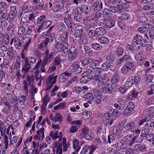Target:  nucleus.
Listing matches in <instances>:
<instances>
[{
    "instance_id": "32",
    "label": "nucleus",
    "mask_w": 154,
    "mask_h": 154,
    "mask_svg": "<svg viewBox=\"0 0 154 154\" xmlns=\"http://www.w3.org/2000/svg\"><path fill=\"white\" fill-rule=\"evenodd\" d=\"M115 21L111 19L106 20L105 21V25L106 27L108 28H111L115 25Z\"/></svg>"
},
{
    "instance_id": "27",
    "label": "nucleus",
    "mask_w": 154,
    "mask_h": 154,
    "mask_svg": "<svg viewBox=\"0 0 154 154\" xmlns=\"http://www.w3.org/2000/svg\"><path fill=\"white\" fill-rule=\"evenodd\" d=\"M63 8L64 5L62 3L61 5L57 4L54 5L51 9L54 12H60Z\"/></svg>"
},
{
    "instance_id": "41",
    "label": "nucleus",
    "mask_w": 154,
    "mask_h": 154,
    "mask_svg": "<svg viewBox=\"0 0 154 154\" xmlns=\"http://www.w3.org/2000/svg\"><path fill=\"white\" fill-rule=\"evenodd\" d=\"M50 99V98L49 97L48 95V94L45 95L42 99L43 103L41 107H42L43 108L45 107L46 106L47 104L49 101Z\"/></svg>"
},
{
    "instance_id": "57",
    "label": "nucleus",
    "mask_w": 154,
    "mask_h": 154,
    "mask_svg": "<svg viewBox=\"0 0 154 154\" xmlns=\"http://www.w3.org/2000/svg\"><path fill=\"white\" fill-rule=\"evenodd\" d=\"M119 79L118 75L117 74H115L112 78L111 82L114 84H116L118 82Z\"/></svg>"
},
{
    "instance_id": "14",
    "label": "nucleus",
    "mask_w": 154,
    "mask_h": 154,
    "mask_svg": "<svg viewBox=\"0 0 154 154\" xmlns=\"http://www.w3.org/2000/svg\"><path fill=\"white\" fill-rule=\"evenodd\" d=\"M115 58L114 54L111 53L108 54L106 57V62H107L108 63H109L110 66V69H112H112H113L115 68L114 67L113 68L112 67H113L112 63L115 60Z\"/></svg>"
},
{
    "instance_id": "2",
    "label": "nucleus",
    "mask_w": 154,
    "mask_h": 154,
    "mask_svg": "<svg viewBox=\"0 0 154 154\" xmlns=\"http://www.w3.org/2000/svg\"><path fill=\"white\" fill-rule=\"evenodd\" d=\"M82 135L87 140H91L94 137V133L89 131L88 128L86 127H84L81 130Z\"/></svg>"
},
{
    "instance_id": "58",
    "label": "nucleus",
    "mask_w": 154,
    "mask_h": 154,
    "mask_svg": "<svg viewBox=\"0 0 154 154\" xmlns=\"http://www.w3.org/2000/svg\"><path fill=\"white\" fill-rule=\"evenodd\" d=\"M74 9L72 8L69 7L66 9V13L68 15V17L70 18L71 15L74 12Z\"/></svg>"
},
{
    "instance_id": "43",
    "label": "nucleus",
    "mask_w": 154,
    "mask_h": 154,
    "mask_svg": "<svg viewBox=\"0 0 154 154\" xmlns=\"http://www.w3.org/2000/svg\"><path fill=\"white\" fill-rule=\"evenodd\" d=\"M133 83L134 81L133 78L132 77H130L127 79L125 83V86H126V87H128V88H129L132 86Z\"/></svg>"
},
{
    "instance_id": "15",
    "label": "nucleus",
    "mask_w": 154,
    "mask_h": 154,
    "mask_svg": "<svg viewBox=\"0 0 154 154\" xmlns=\"http://www.w3.org/2000/svg\"><path fill=\"white\" fill-rule=\"evenodd\" d=\"M136 126L134 122H130L125 125L123 128L127 131H129L131 132H134L135 129L136 128Z\"/></svg>"
},
{
    "instance_id": "4",
    "label": "nucleus",
    "mask_w": 154,
    "mask_h": 154,
    "mask_svg": "<svg viewBox=\"0 0 154 154\" xmlns=\"http://www.w3.org/2000/svg\"><path fill=\"white\" fill-rule=\"evenodd\" d=\"M96 148L95 146L91 145L90 146L87 145H85L82 148L80 154H85L89 150H90L89 153L88 154H93Z\"/></svg>"
},
{
    "instance_id": "13",
    "label": "nucleus",
    "mask_w": 154,
    "mask_h": 154,
    "mask_svg": "<svg viewBox=\"0 0 154 154\" xmlns=\"http://www.w3.org/2000/svg\"><path fill=\"white\" fill-rule=\"evenodd\" d=\"M134 107L132 103L129 104L125 108L122 112V115L126 116L131 114L132 112Z\"/></svg>"
},
{
    "instance_id": "1",
    "label": "nucleus",
    "mask_w": 154,
    "mask_h": 154,
    "mask_svg": "<svg viewBox=\"0 0 154 154\" xmlns=\"http://www.w3.org/2000/svg\"><path fill=\"white\" fill-rule=\"evenodd\" d=\"M54 41L55 43L53 45L55 48H68V45L66 42L62 43L54 40V39H48V38H45L38 45L39 48H45L48 42L51 44H53Z\"/></svg>"
},
{
    "instance_id": "56",
    "label": "nucleus",
    "mask_w": 154,
    "mask_h": 154,
    "mask_svg": "<svg viewBox=\"0 0 154 154\" xmlns=\"http://www.w3.org/2000/svg\"><path fill=\"white\" fill-rule=\"evenodd\" d=\"M102 15V14L101 12H98L94 13L92 15L93 17L92 19L94 20H97V19H99L101 17Z\"/></svg>"
},
{
    "instance_id": "35",
    "label": "nucleus",
    "mask_w": 154,
    "mask_h": 154,
    "mask_svg": "<svg viewBox=\"0 0 154 154\" xmlns=\"http://www.w3.org/2000/svg\"><path fill=\"white\" fill-rule=\"evenodd\" d=\"M126 22L121 19L119 17L118 19V23L120 28L122 29H126Z\"/></svg>"
},
{
    "instance_id": "47",
    "label": "nucleus",
    "mask_w": 154,
    "mask_h": 154,
    "mask_svg": "<svg viewBox=\"0 0 154 154\" xmlns=\"http://www.w3.org/2000/svg\"><path fill=\"white\" fill-rule=\"evenodd\" d=\"M56 53L52 52L49 55H48L44 59L43 61H46L47 63L48 62H50L52 60L53 57L55 55Z\"/></svg>"
},
{
    "instance_id": "29",
    "label": "nucleus",
    "mask_w": 154,
    "mask_h": 154,
    "mask_svg": "<svg viewBox=\"0 0 154 154\" xmlns=\"http://www.w3.org/2000/svg\"><path fill=\"white\" fill-rule=\"evenodd\" d=\"M9 18V15L7 13L6 10L3 8L0 10V19H4L8 20Z\"/></svg>"
},
{
    "instance_id": "9",
    "label": "nucleus",
    "mask_w": 154,
    "mask_h": 154,
    "mask_svg": "<svg viewBox=\"0 0 154 154\" xmlns=\"http://www.w3.org/2000/svg\"><path fill=\"white\" fill-rule=\"evenodd\" d=\"M45 137L44 128H42L37 130L36 134L34 137V138L35 140H43Z\"/></svg>"
},
{
    "instance_id": "52",
    "label": "nucleus",
    "mask_w": 154,
    "mask_h": 154,
    "mask_svg": "<svg viewBox=\"0 0 154 154\" xmlns=\"http://www.w3.org/2000/svg\"><path fill=\"white\" fill-rule=\"evenodd\" d=\"M121 129L118 126L115 127L113 129V133L115 135H119L121 134Z\"/></svg>"
},
{
    "instance_id": "24",
    "label": "nucleus",
    "mask_w": 154,
    "mask_h": 154,
    "mask_svg": "<svg viewBox=\"0 0 154 154\" xmlns=\"http://www.w3.org/2000/svg\"><path fill=\"white\" fill-rule=\"evenodd\" d=\"M102 92L105 94H111L112 92V88L109 84L105 85L102 88Z\"/></svg>"
},
{
    "instance_id": "48",
    "label": "nucleus",
    "mask_w": 154,
    "mask_h": 154,
    "mask_svg": "<svg viewBox=\"0 0 154 154\" xmlns=\"http://www.w3.org/2000/svg\"><path fill=\"white\" fill-rule=\"evenodd\" d=\"M93 59L91 58H84L81 60V62L82 63L84 66L88 64L91 63V62L93 61Z\"/></svg>"
},
{
    "instance_id": "37",
    "label": "nucleus",
    "mask_w": 154,
    "mask_h": 154,
    "mask_svg": "<svg viewBox=\"0 0 154 154\" xmlns=\"http://www.w3.org/2000/svg\"><path fill=\"white\" fill-rule=\"evenodd\" d=\"M41 60L40 59L37 62L36 64L33 69V71H34V73L36 76H38L37 75L39 73L38 69L40 68V65H41Z\"/></svg>"
},
{
    "instance_id": "16",
    "label": "nucleus",
    "mask_w": 154,
    "mask_h": 154,
    "mask_svg": "<svg viewBox=\"0 0 154 154\" xmlns=\"http://www.w3.org/2000/svg\"><path fill=\"white\" fill-rule=\"evenodd\" d=\"M76 8L75 12V14L74 17V20L76 22H79L82 20L83 14Z\"/></svg>"
},
{
    "instance_id": "38",
    "label": "nucleus",
    "mask_w": 154,
    "mask_h": 154,
    "mask_svg": "<svg viewBox=\"0 0 154 154\" xmlns=\"http://www.w3.org/2000/svg\"><path fill=\"white\" fill-rule=\"evenodd\" d=\"M135 149L140 151H145L146 150V147L144 144H138L134 146Z\"/></svg>"
},
{
    "instance_id": "26",
    "label": "nucleus",
    "mask_w": 154,
    "mask_h": 154,
    "mask_svg": "<svg viewBox=\"0 0 154 154\" xmlns=\"http://www.w3.org/2000/svg\"><path fill=\"white\" fill-rule=\"evenodd\" d=\"M96 37L105 34V29L102 27L97 28L95 29Z\"/></svg>"
},
{
    "instance_id": "7",
    "label": "nucleus",
    "mask_w": 154,
    "mask_h": 154,
    "mask_svg": "<svg viewBox=\"0 0 154 154\" xmlns=\"http://www.w3.org/2000/svg\"><path fill=\"white\" fill-rule=\"evenodd\" d=\"M94 74L93 78L96 81H100L102 80V75L101 74L102 69L100 68H97L94 69Z\"/></svg>"
},
{
    "instance_id": "63",
    "label": "nucleus",
    "mask_w": 154,
    "mask_h": 154,
    "mask_svg": "<svg viewBox=\"0 0 154 154\" xmlns=\"http://www.w3.org/2000/svg\"><path fill=\"white\" fill-rule=\"evenodd\" d=\"M46 29L43 24H42L41 25H39L38 26V28L37 29V32L40 33L42 31H44Z\"/></svg>"
},
{
    "instance_id": "59",
    "label": "nucleus",
    "mask_w": 154,
    "mask_h": 154,
    "mask_svg": "<svg viewBox=\"0 0 154 154\" xmlns=\"http://www.w3.org/2000/svg\"><path fill=\"white\" fill-rule=\"evenodd\" d=\"M0 20V26L1 27L2 29L5 28L8 25L7 22L5 20V19H2Z\"/></svg>"
},
{
    "instance_id": "31",
    "label": "nucleus",
    "mask_w": 154,
    "mask_h": 154,
    "mask_svg": "<svg viewBox=\"0 0 154 154\" xmlns=\"http://www.w3.org/2000/svg\"><path fill=\"white\" fill-rule=\"evenodd\" d=\"M126 47L127 48H140V45L137 42L133 41L128 43Z\"/></svg>"
},
{
    "instance_id": "53",
    "label": "nucleus",
    "mask_w": 154,
    "mask_h": 154,
    "mask_svg": "<svg viewBox=\"0 0 154 154\" xmlns=\"http://www.w3.org/2000/svg\"><path fill=\"white\" fill-rule=\"evenodd\" d=\"M86 34L89 37H96L95 30H88L86 31Z\"/></svg>"
},
{
    "instance_id": "64",
    "label": "nucleus",
    "mask_w": 154,
    "mask_h": 154,
    "mask_svg": "<svg viewBox=\"0 0 154 154\" xmlns=\"http://www.w3.org/2000/svg\"><path fill=\"white\" fill-rule=\"evenodd\" d=\"M52 148H53V151L51 153H50V150L49 149H46L41 154H55V149L54 147H52Z\"/></svg>"
},
{
    "instance_id": "39",
    "label": "nucleus",
    "mask_w": 154,
    "mask_h": 154,
    "mask_svg": "<svg viewBox=\"0 0 154 154\" xmlns=\"http://www.w3.org/2000/svg\"><path fill=\"white\" fill-rule=\"evenodd\" d=\"M98 41L101 44H106L109 42V39L107 37L102 36L99 38Z\"/></svg>"
},
{
    "instance_id": "20",
    "label": "nucleus",
    "mask_w": 154,
    "mask_h": 154,
    "mask_svg": "<svg viewBox=\"0 0 154 154\" xmlns=\"http://www.w3.org/2000/svg\"><path fill=\"white\" fill-rule=\"evenodd\" d=\"M76 8L81 11V13L83 14V13L85 14H87L89 13L91 8L90 6L86 5H82L81 8Z\"/></svg>"
},
{
    "instance_id": "30",
    "label": "nucleus",
    "mask_w": 154,
    "mask_h": 154,
    "mask_svg": "<svg viewBox=\"0 0 154 154\" xmlns=\"http://www.w3.org/2000/svg\"><path fill=\"white\" fill-rule=\"evenodd\" d=\"M79 141L78 140L74 139L72 141L73 148L76 152H79L81 148V146L79 145Z\"/></svg>"
},
{
    "instance_id": "34",
    "label": "nucleus",
    "mask_w": 154,
    "mask_h": 154,
    "mask_svg": "<svg viewBox=\"0 0 154 154\" xmlns=\"http://www.w3.org/2000/svg\"><path fill=\"white\" fill-rule=\"evenodd\" d=\"M2 44L7 45L10 41V36L7 33H4V35L2 37Z\"/></svg>"
},
{
    "instance_id": "22",
    "label": "nucleus",
    "mask_w": 154,
    "mask_h": 154,
    "mask_svg": "<svg viewBox=\"0 0 154 154\" xmlns=\"http://www.w3.org/2000/svg\"><path fill=\"white\" fill-rule=\"evenodd\" d=\"M147 20L146 17L144 16H140L137 18L136 21V25L140 26L141 25L146 23Z\"/></svg>"
},
{
    "instance_id": "5",
    "label": "nucleus",
    "mask_w": 154,
    "mask_h": 154,
    "mask_svg": "<svg viewBox=\"0 0 154 154\" xmlns=\"http://www.w3.org/2000/svg\"><path fill=\"white\" fill-rule=\"evenodd\" d=\"M142 26L138 28L137 31L140 33H144L147 32L149 29H151L152 25L149 23H146L141 25Z\"/></svg>"
},
{
    "instance_id": "60",
    "label": "nucleus",
    "mask_w": 154,
    "mask_h": 154,
    "mask_svg": "<svg viewBox=\"0 0 154 154\" xmlns=\"http://www.w3.org/2000/svg\"><path fill=\"white\" fill-rule=\"evenodd\" d=\"M143 39V38L141 36L138 34H136L133 37L134 41L137 42L139 44V42L142 40Z\"/></svg>"
},
{
    "instance_id": "61",
    "label": "nucleus",
    "mask_w": 154,
    "mask_h": 154,
    "mask_svg": "<svg viewBox=\"0 0 154 154\" xmlns=\"http://www.w3.org/2000/svg\"><path fill=\"white\" fill-rule=\"evenodd\" d=\"M58 28L61 32H63L66 29L65 25L62 22H60L58 23Z\"/></svg>"
},
{
    "instance_id": "10",
    "label": "nucleus",
    "mask_w": 154,
    "mask_h": 154,
    "mask_svg": "<svg viewBox=\"0 0 154 154\" xmlns=\"http://www.w3.org/2000/svg\"><path fill=\"white\" fill-rule=\"evenodd\" d=\"M57 77V75L54 76L51 75L49 77L48 79L47 80L48 86L46 88V90H49L52 88V84L55 83Z\"/></svg>"
},
{
    "instance_id": "8",
    "label": "nucleus",
    "mask_w": 154,
    "mask_h": 154,
    "mask_svg": "<svg viewBox=\"0 0 154 154\" xmlns=\"http://www.w3.org/2000/svg\"><path fill=\"white\" fill-rule=\"evenodd\" d=\"M49 136L51 137L52 140H56L58 138L59 142L61 141L62 137V133L60 132L58 133V131L54 132V131H51L49 133Z\"/></svg>"
},
{
    "instance_id": "40",
    "label": "nucleus",
    "mask_w": 154,
    "mask_h": 154,
    "mask_svg": "<svg viewBox=\"0 0 154 154\" xmlns=\"http://www.w3.org/2000/svg\"><path fill=\"white\" fill-rule=\"evenodd\" d=\"M70 75L69 73L65 72L61 74L59 76V81L61 82H64L66 79L67 76Z\"/></svg>"
},
{
    "instance_id": "3",
    "label": "nucleus",
    "mask_w": 154,
    "mask_h": 154,
    "mask_svg": "<svg viewBox=\"0 0 154 154\" xmlns=\"http://www.w3.org/2000/svg\"><path fill=\"white\" fill-rule=\"evenodd\" d=\"M114 121V119L112 118L111 114L109 113H105L103 117V121L104 124L111 125Z\"/></svg>"
},
{
    "instance_id": "11",
    "label": "nucleus",
    "mask_w": 154,
    "mask_h": 154,
    "mask_svg": "<svg viewBox=\"0 0 154 154\" xmlns=\"http://www.w3.org/2000/svg\"><path fill=\"white\" fill-rule=\"evenodd\" d=\"M31 36L30 34H26L23 35V40L24 48H27L31 41Z\"/></svg>"
},
{
    "instance_id": "55",
    "label": "nucleus",
    "mask_w": 154,
    "mask_h": 154,
    "mask_svg": "<svg viewBox=\"0 0 154 154\" xmlns=\"http://www.w3.org/2000/svg\"><path fill=\"white\" fill-rule=\"evenodd\" d=\"M92 61L91 62V64L90 65V67L93 69H95L96 68L95 67L98 64L99 62L94 59H93Z\"/></svg>"
},
{
    "instance_id": "23",
    "label": "nucleus",
    "mask_w": 154,
    "mask_h": 154,
    "mask_svg": "<svg viewBox=\"0 0 154 154\" xmlns=\"http://www.w3.org/2000/svg\"><path fill=\"white\" fill-rule=\"evenodd\" d=\"M23 19H26V17H22L21 18V22L22 24V25L21 26H20V27H19L18 28V36L20 38H21L23 36V35H24V34L25 32V28L24 27V26H23V24H24V22L22 21Z\"/></svg>"
},
{
    "instance_id": "54",
    "label": "nucleus",
    "mask_w": 154,
    "mask_h": 154,
    "mask_svg": "<svg viewBox=\"0 0 154 154\" xmlns=\"http://www.w3.org/2000/svg\"><path fill=\"white\" fill-rule=\"evenodd\" d=\"M121 113V112L118 110L117 109H115L113 111L112 113V115L113 117L115 118L114 119V120L115 119L118 118L120 116Z\"/></svg>"
},
{
    "instance_id": "28",
    "label": "nucleus",
    "mask_w": 154,
    "mask_h": 154,
    "mask_svg": "<svg viewBox=\"0 0 154 154\" xmlns=\"http://www.w3.org/2000/svg\"><path fill=\"white\" fill-rule=\"evenodd\" d=\"M126 103L124 100H121L118 102V103H115L114 106L115 108H118L120 110H122L126 106Z\"/></svg>"
},
{
    "instance_id": "42",
    "label": "nucleus",
    "mask_w": 154,
    "mask_h": 154,
    "mask_svg": "<svg viewBox=\"0 0 154 154\" xmlns=\"http://www.w3.org/2000/svg\"><path fill=\"white\" fill-rule=\"evenodd\" d=\"M59 35L60 37L61 38V39L63 42H65L68 40V37L67 32H63L61 34H59Z\"/></svg>"
},
{
    "instance_id": "50",
    "label": "nucleus",
    "mask_w": 154,
    "mask_h": 154,
    "mask_svg": "<svg viewBox=\"0 0 154 154\" xmlns=\"http://www.w3.org/2000/svg\"><path fill=\"white\" fill-rule=\"evenodd\" d=\"M14 44L15 48H18L20 47L21 45V43L20 42V40L17 37L15 38Z\"/></svg>"
},
{
    "instance_id": "45",
    "label": "nucleus",
    "mask_w": 154,
    "mask_h": 154,
    "mask_svg": "<svg viewBox=\"0 0 154 154\" xmlns=\"http://www.w3.org/2000/svg\"><path fill=\"white\" fill-rule=\"evenodd\" d=\"M15 28V26L13 24H12L10 25L7 29V31L11 35H12L14 34Z\"/></svg>"
},
{
    "instance_id": "19",
    "label": "nucleus",
    "mask_w": 154,
    "mask_h": 154,
    "mask_svg": "<svg viewBox=\"0 0 154 154\" xmlns=\"http://www.w3.org/2000/svg\"><path fill=\"white\" fill-rule=\"evenodd\" d=\"M4 143H5V149H7L8 147L10 149H12L14 147L13 143L12 141V140H10V143L8 144V137L6 135H4Z\"/></svg>"
},
{
    "instance_id": "12",
    "label": "nucleus",
    "mask_w": 154,
    "mask_h": 154,
    "mask_svg": "<svg viewBox=\"0 0 154 154\" xmlns=\"http://www.w3.org/2000/svg\"><path fill=\"white\" fill-rule=\"evenodd\" d=\"M69 69L72 72H74L76 73H80L82 71V69L79 65L77 62H75L72 64Z\"/></svg>"
},
{
    "instance_id": "21",
    "label": "nucleus",
    "mask_w": 154,
    "mask_h": 154,
    "mask_svg": "<svg viewBox=\"0 0 154 154\" xmlns=\"http://www.w3.org/2000/svg\"><path fill=\"white\" fill-rule=\"evenodd\" d=\"M135 59L137 61V63L138 65H141L143 64L146 59L145 57L141 54H136Z\"/></svg>"
},
{
    "instance_id": "17",
    "label": "nucleus",
    "mask_w": 154,
    "mask_h": 154,
    "mask_svg": "<svg viewBox=\"0 0 154 154\" xmlns=\"http://www.w3.org/2000/svg\"><path fill=\"white\" fill-rule=\"evenodd\" d=\"M74 35L75 37H80L83 33V30L81 25H79L77 26L75 29Z\"/></svg>"
},
{
    "instance_id": "62",
    "label": "nucleus",
    "mask_w": 154,
    "mask_h": 154,
    "mask_svg": "<svg viewBox=\"0 0 154 154\" xmlns=\"http://www.w3.org/2000/svg\"><path fill=\"white\" fill-rule=\"evenodd\" d=\"M149 131L148 128H145L142 130L141 133V136L142 137H146L149 133Z\"/></svg>"
},
{
    "instance_id": "44",
    "label": "nucleus",
    "mask_w": 154,
    "mask_h": 154,
    "mask_svg": "<svg viewBox=\"0 0 154 154\" xmlns=\"http://www.w3.org/2000/svg\"><path fill=\"white\" fill-rule=\"evenodd\" d=\"M46 18V16L44 15L39 16L36 20L37 23L40 25L43 24Z\"/></svg>"
},
{
    "instance_id": "33",
    "label": "nucleus",
    "mask_w": 154,
    "mask_h": 154,
    "mask_svg": "<svg viewBox=\"0 0 154 154\" xmlns=\"http://www.w3.org/2000/svg\"><path fill=\"white\" fill-rule=\"evenodd\" d=\"M30 69V65L29 62V59L27 57L25 58V64L23 67L22 70L23 71H28Z\"/></svg>"
},
{
    "instance_id": "6",
    "label": "nucleus",
    "mask_w": 154,
    "mask_h": 154,
    "mask_svg": "<svg viewBox=\"0 0 154 154\" xmlns=\"http://www.w3.org/2000/svg\"><path fill=\"white\" fill-rule=\"evenodd\" d=\"M92 10L96 12H100L103 9V3L101 1H96L91 5Z\"/></svg>"
},
{
    "instance_id": "25",
    "label": "nucleus",
    "mask_w": 154,
    "mask_h": 154,
    "mask_svg": "<svg viewBox=\"0 0 154 154\" xmlns=\"http://www.w3.org/2000/svg\"><path fill=\"white\" fill-rule=\"evenodd\" d=\"M129 137H130V136L129 135L125 136L123 138V140L124 142H121V145H119V146L122 149L126 148L127 147L128 145H129Z\"/></svg>"
},
{
    "instance_id": "36",
    "label": "nucleus",
    "mask_w": 154,
    "mask_h": 154,
    "mask_svg": "<svg viewBox=\"0 0 154 154\" xmlns=\"http://www.w3.org/2000/svg\"><path fill=\"white\" fill-rule=\"evenodd\" d=\"M98 20H94L93 19L90 20L88 26L90 29L93 28L95 26H96L97 25Z\"/></svg>"
},
{
    "instance_id": "51",
    "label": "nucleus",
    "mask_w": 154,
    "mask_h": 154,
    "mask_svg": "<svg viewBox=\"0 0 154 154\" xmlns=\"http://www.w3.org/2000/svg\"><path fill=\"white\" fill-rule=\"evenodd\" d=\"M64 20L68 28H72V23L69 19L67 17H65L64 19Z\"/></svg>"
},
{
    "instance_id": "49",
    "label": "nucleus",
    "mask_w": 154,
    "mask_h": 154,
    "mask_svg": "<svg viewBox=\"0 0 154 154\" xmlns=\"http://www.w3.org/2000/svg\"><path fill=\"white\" fill-rule=\"evenodd\" d=\"M110 11L109 8H104L103 11V16L106 18H108L109 16V13Z\"/></svg>"
},
{
    "instance_id": "46",
    "label": "nucleus",
    "mask_w": 154,
    "mask_h": 154,
    "mask_svg": "<svg viewBox=\"0 0 154 154\" xmlns=\"http://www.w3.org/2000/svg\"><path fill=\"white\" fill-rule=\"evenodd\" d=\"M10 13L11 16L16 17L17 16V10L15 7L11 6Z\"/></svg>"
},
{
    "instance_id": "18",
    "label": "nucleus",
    "mask_w": 154,
    "mask_h": 154,
    "mask_svg": "<svg viewBox=\"0 0 154 154\" xmlns=\"http://www.w3.org/2000/svg\"><path fill=\"white\" fill-rule=\"evenodd\" d=\"M68 57L70 60L75 59L77 56L78 52L77 49H69L68 50Z\"/></svg>"
}]
</instances>
